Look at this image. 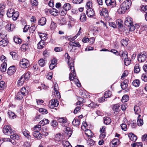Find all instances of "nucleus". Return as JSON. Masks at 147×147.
<instances>
[{
    "label": "nucleus",
    "instance_id": "obj_1",
    "mask_svg": "<svg viewBox=\"0 0 147 147\" xmlns=\"http://www.w3.org/2000/svg\"><path fill=\"white\" fill-rule=\"evenodd\" d=\"M131 4V2L130 0L124 1L120 5V8L118 9V13L120 14L124 13L126 10L130 7Z\"/></svg>",
    "mask_w": 147,
    "mask_h": 147
},
{
    "label": "nucleus",
    "instance_id": "obj_2",
    "mask_svg": "<svg viewBox=\"0 0 147 147\" xmlns=\"http://www.w3.org/2000/svg\"><path fill=\"white\" fill-rule=\"evenodd\" d=\"M147 54L145 52L140 53L138 56V59L139 62H143L146 59Z\"/></svg>",
    "mask_w": 147,
    "mask_h": 147
},
{
    "label": "nucleus",
    "instance_id": "obj_3",
    "mask_svg": "<svg viewBox=\"0 0 147 147\" xmlns=\"http://www.w3.org/2000/svg\"><path fill=\"white\" fill-rule=\"evenodd\" d=\"M65 56L66 58L68 59V64L69 65V67L71 71L73 73L74 72V61L72 60L71 61H69L70 59V57L69 56V54L67 53H66L65 54Z\"/></svg>",
    "mask_w": 147,
    "mask_h": 147
},
{
    "label": "nucleus",
    "instance_id": "obj_4",
    "mask_svg": "<svg viewBox=\"0 0 147 147\" xmlns=\"http://www.w3.org/2000/svg\"><path fill=\"white\" fill-rule=\"evenodd\" d=\"M3 132L5 134L9 135L11 134V132H12L13 130L12 129L11 127L9 125H5L3 128Z\"/></svg>",
    "mask_w": 147,
    "mask_h": 147
},
{
    "label": "nucleus",
    "instance_id": "obj_5",
    "mask_svg": "<svg viewBox=\"0 0 147 147\" xmlns=\"http://www.w3.org/2000/svg\"><path fill=\"white\" fill-rule=\"evenodd\" d=\"M20 67L23 68H25L29 67V63L28 61L25 59H22L20 62Z\"/></svg>",
    "mask_w": 147,
    "mask_h": 147
},
{
    "label": "nucleus",
    "instance_id": "obj_6",
    "mask_svg": "<svg viewBox=\"0 0 147 147\" xmlns=\"http://www.w3.org/2000/svg\"><path fill=\"white\" fill-rule=\"evenodd\" d=\"M59 102L57 99H55L51 100L49 105L50 108L53 109L55 107H57L59 105Z\"/></svg>",
    "mask_w": 147,
    "mask_h": 147
},
{
    "label": "nucleus",
    "instance_id": "obj_7",
    "mask_svg": "<svg viewBox=\"0 0 147 147\" xmlns=\"http://www.w3.org/2000/svg\"><path fill=\"white\" fill-rule=\"evenodd\" d=\"M99 13L100 15L101 16H103L107 20H108L109 17L108 11L107 9L106 8H104L102 9V11H100Z\"/></svg>",
    "mask_w": 147,
    "mask_h": 147
},
{
    "label": "nucleus",
    "instance_id": "obj_8",
    "mask_svg": "<svg viewBox=\"0 0 147 147\" xmlns=\"http://www.w3.org/2000/svg\"><path fill=\"white\" fill-rule=\"evenodd\" d=\"M105 3L107 6L111 7H115L116 5L115 0H105Z\"/></svg>",
    "mask_w": 147,
    "mask_h": 147
},
{
    "label": "nucleus",
    "instance_id": "obj_9",
    "mask_svg": "<svg viewBox=\"0 0 147 147\" xmlns=\"http://www.w3.org/2000/svg\"><path fill=\"white\" fill-rule=\"evenodd\" d=\"M63 131L65 133V136L67 138L70 137L72 134V131L71 130V129L69 127L65 128L63 130Z\"/></svg>",
    "mask_w": 147,
    "mask_h": 147
},
{
    "label": "nucleus",
    "instance_id": "obj_10",
    "mask_svg": "<svg viewBox=\"0 0 147 147\" xmlns=\"http://www.w3.org/2000/svg\"><path fill=\"white\" fill-rule=\"evenodd\" d=\"M106 127L103 126L100 129V131L101 134L100 135V138L101 140H103L106 136Z\"/></svg>",
    "mask_w": 147,
    "mask_h": 147
},
{
    "label": "nucleus",
    "instance_id": "obj_11",
    "mask_svg": "<svg viewBox=\"0 0 147 147\" xmlns=\"http://www.w3.org/2000/svg\"><path fill=\"white\" fill-rule=\"evenodd\" d=\"M133 19L129 17L126 18L125 21V24L127 26H129L133 24Z\"/></svg>",
    "mask_w": 147,
    "mask_h": 147
},
{
    "label": "nucleus",
    "instance_id": "obj_12",
    "mask_svg": "<svg viewBox=\"0 0 147 147\" xmlns=\"http://www.w3.org/2000/svg\"><path fill=\"white\" fill-rule=\"evenodd\" d=\"M86 13L88 16L90 17H92L95 14L94 12L92 9H87Z\"/></svg>",
    "mask_w": 147,
    "mask_h": 147
},
{
    "label": "nucleus",
    "instance_id": "obj_13",
    "mask_svg": "<svg viewBox=\"0 0 147 147\" xmlns=\"http://www.w3.org/2000/svg\"><path fill=\"white\" fill-rule=\"evenodd\" d=\"M14 66H11L8 69L7 73L9 75H11L16 71Z\"/></svg>",
    "mask_w": 147,
    "mask_h": 147
},
{
    "label": "nucleus",
    "instance_id": "obj_14",
    "mask_svg": "<svg viewBox=\"0 0 147 147\" xmlns=\"http://www.w3.org/2000/svg\"><path fill=\"white\" fill-rule=\"evenodd\" d=\"M9 136H10V138L11 139L13 140L16 139L18 140L19 139V136L16 134L15 131L13 130V131L11 132V134Z\"/></svg>",
    "mask_w": 147,
    "mask_h": 147
},
{
    "label": "nucleus",
    "instance_id": "obj_15",
    "mask_svg": "<svg viewBox=\"0 0 147 147\" xmlns=\"http://www.w3.org/2000/svg\"><path fill=\"white\" fill-rule=\"evenodd\" d=\"M33 136L37 139H40L42 137V134L39 131H34L33 132Z\"/></svg>",
    "mask_w": 147,
    "mask_h": 147
},
{
    "label": "nucleus",
    "instance_id": "obj_16",
    "mask_svg": "<svg viewBox=\"0 0 147 147\" xmlns=\"http://www.w3.org/2000/svg\"><path fill=\"white\" fill-rule=\"evenodd\" d=\"M46 22V19L45 17L41 18L38 21V24L41 26L45 25Z\"/></svg>",
    "mask_w": 147,
    "mask_h": 147
},
{
    "label": "nucleus",
    "instance_id": "obj_17",
    "mask_svg": "<svg viewBox=\"0 0 147 147\" xmlns=\"http://www.w3.org/2000/svg\"><path fill=\"white\" fill-rule=\"evenodd\" d=\"M63 8L64 10L67 11L71 9V6L69 3H66L64 5Z\"/></svg>",
    "mask_w": 147,
    "mask_h": 147
},
{
    "label": "nucleus",
    "instance_id": "obj_18",
    "mask_svg": "<svg viewBox=\"0 0 147 147\" xmlns=\"http://www.w3.org/2000/svg\"><path fill=\"white\" fill-rule=\"evenodd\" d=\"M38 34L40 38H41V40H45L47 39V35L45 33H42L41 32H38Z\"/></svg>",
    "mask_w": 147,
    "mask_h": 147
},
{
    "label": "nucleus",
    "instance_id": "obj_19",
    "mask_svg": "<svg viewBox=\"0 0 147 147\" xmlns=\"http://www.w3.org/2000/svg\"><path fill=\"white\" fill-rule=\"evenodd\" d=\"M128 137L130 140L133 141L135 142L137 140V136L132 133H130L128 134Z\"/></svg>",
    "mask_w": 147,
    "mask_h": 147
},
{
    "label": "nucleus",
    "instance_id": "obj_20",
    "mask_svg": "<svg viewBox=\"0 0 147 147\" xmlns=\"http://www.w3.org/2000/svg\"><path fill=\"white\" fill-rule=\"evenodd\" d=\"M8 43V41L6 40V38L3 39L0 41V46L2 47L6 46Z\"/></svg>",
    "mask_w": 147,
    "mask_h": 147
},
{
    "label": "nucleus",
    "instance_id": "obj_21",
    "mask_svg": "<svg viewBox=\"0 0 147 147\" xmlns=\"http://www.w3.org/2000/svg\"><path fill=\"white\" fill-rule=\"evenodd\" d=\"M23 135L28 139H30L31 137L29 135V132L26 129H24L22 130Z\"/></svg>",
    "mask_w": 147,
    "mask_h": 147
},
{
    "label": "nucleus",
    "instance_id": "obj_22",
    "mask_svg": "<svg viewBox=\"0 0 147 147\" xmlns=\"http://www.w3.org/2000/svg\"><path fill=\"white\" fill-rule=\"evenodd\" d=\"M14 10L13 9H8L7 13V16L9 18L11 17L13 15V13L14 12Z\"/></svg>",
    "mask_w": 147,
    "mask_h": 147
},
{
    "label": "nucleus",
    "instance_id": "obj_23",
    "mask_svg": "<svg viewBox=\"0 0 147 147\" xmlns=\"http://www.w3.org/2000/svg\"><path fill=\"white\" fill-rule=\"evenodd\" d=\"M25 96L20 92H18L17 94L16 99L18 100H20L22 99L24 96Z\"/></svg>",
    "mask_w": 147,
    "mask_h": 147
},
{
    "label": "nucleus",
    "instance_id": "obj_24",
    "mask_svg": "<svg viewBox=\"0 0 147 147\" xmlns=\"http://www.w3.org/2000/svg\"><path fill=\"white\" fill-rule=\"evenodd\" d=\"M134 110L136 114H139L141 113V110L140 107L137 105L135 106Z\"/></svg>",
    "mask_w": 147,
    "mask_h": 147
},
{
    "label": "nucleus",
    "instance_id": "obj_25",
    "mask_svg": "<svg viewBox=\"0 0 147 147\" xmlns=\"http://www.w3.org/2000/svg\"><path fill=\"white\" fill-rule=\"evenodd\" d=\"M45 42L43 40H41L38 44V49H41L44 47Z\"/></svg>",
    "mask_w": 147,
    "mask_h": 147
},
{
    "label": "nucleus",
    "instance_id": "obj_26",
    "mask_svg": "<svg viewBox=\"0 0 147 147\" xmlns=\"http://www.w3.org/2000/svg\"><path fill=\"white\" fill-rule=\"evenodd\" d=\"M13 40L14 42L18 44H20L21 43L22 41L21 39L18 36H15L13 38Z\"/></svg>",
    "mask_w": 147,
    "mask_h": 147
},
{
    "label": "nucleus",
    "instance_id": "obj_27",
    "mask_svg": "<svg viewBox=\"0 0 147 147\" xmlns=\"http://www.w3.org/2000/svg\"><path fill=\"white\" fill-rule=\"evenodd\" d=\"M140 71V67L138 64H136L134 67V72L135 73H138Z\"/></svg>",
    "mask_w": 147,
    "mask_h": 147
},
{
    "label": "nucleus",
    "instance_id": "obj_28",
    "mask_svg": "<svg viewBox=\"0 0 147 147\" xmlns=\"http://www.w3.org/2000/svg\"><path fill=\"white\" fill-rule=\"evenodd\" d=\"M72 123L75 126H77L80 124V120H79L77 119H74L73 120Z\"/></svg>",
    "mask_w": 147,
    "mask_h": 147
},
{
    "label": "nucleus",
    "instance_id": "obj_29",
    "mask_svg": "<svg viewBox=\"0 0 147 147\" xmlns=\"http://www.w3.org/2000/svg\"><path fill=\"white\" fill-rule=\"evenodd\" d=\"M7 114L9 118L12 119L16 118V116L15 113L10 110L8 111Z\"/></svg>",
    "mask_w": 147,
    "mask_h": 147
},
{
    "label": "nucleus",
    "instance_id": "obj_30",
    "mask_svg": "<svg viewBox=\"0 0 147 147\" xmlns=\"http://www.w3.org/2000/svg\"><path fill=\"white\" fill-rule=\"evenodd\" d=\"M120 107V105L119 104H116L114 105L113 108V110L115 112L117 113L119 112V108Z\"/></svg>",
    "mask_w": 147,
    "mask_h": 147
},
{
    "label": "nucleus",
    "instance_id": "obj_31",
    "mask_svg": "<svg viewBox=\"0 0 147 147\" xmlns=\"http://www.w3.org/2000/svg\"><path fill=\"white\" fill-rule=\"evenodd\" d=\"M46 60L43 59H41L39 60L38 63L39 65L41 67L44 66L46 63Z\"/></svg>",
    "mask_w": 147,
    "mask_h": 147
},
{
    "label": "nucleus",
    "instance_id": "obj_32",
    "mask_svg": "<svg viewBox=\"0 0 147 147\" xmlns=\"http://www.w3.org/2000/svg\"><path fill=\"white\" fill-rule=\"evenodd\" d=\"M104 123L107 125L111 122V119L109 117H105L104 118Z\"/></svg>",
    "mask_w": 147,
    "mask_h": 147
},
{
    "label": "nucleus",
    "instance_id": "obj_33",
    "mask_svg": "<svg viewBox=\"0 0 147 147\" xmlns=\"http://www.w3.org/2000/svg\"><path fill=\"white\" fill-rule=\"evenodd\" d=\"M19 16V12L18 11L14 12L13 13V15L12 17L13 20H16L18 18Z\"/></svg>",
    "mask_w": 147,
    "mask_h": 147
},
{
    "label": "nucleus",
    "instance_id": "obj_34",
    "mask_svg": "<svg viewBox=\"0 0 147 147\" xmlns=\"http://www.w3.org/2000/svg\"><path fill=\"white\" fill-rule=\"evenodd\" d=\"M6 63H3L2 64L1 67V71L2 72H4L6 69Z\"/></svg>",
    "mask_w": 147,
    "mask_h": 147
},
{
    "label": "nucleus",
    "instance_id": "obj_35",
    "mask_svg": "<svg viewBox=\"0 0 147 147\" xmlns=\"http://www.w3.org/2000/svg\"><path fill=\"white\" fill-rule=\"evenodd\" d=\"M25 79L24 78V76H22L20 80L18 81V86H22L24 82Z\"/></svg>",
    "mask_w": 147,
    "mask_h": 147
},
{
    "label": "nucleus",
    "instance_id": "obj_36",
    "mask_svg": "<svg viewBox=\"0 0 147 147\" xmlns=\"http://www.w3.org/2000/svg\"><path fill=\"white\" fill-rule=\"evenodd\" d=\"M85 134L88 137L91 138L93 136L92 133L90 130L87 129L85 131Z\"/></svg>",
    "mask_w": 147,
    "mask_h": 147
},
{
    "label": "nucleus",
    "instance_id": "obj_37",
    "mask_svg": "<svg viewBox=\"0 0 147 147\" xmlns=\"http://www.w3.org/2000/svg\"><path fill=\"white\" fill-rule=\"evenodd\" d=\"M69 45L72 47H80L81 45H80L79 43L78 42L76 43L74 42H69Z\"/></svg>",
    "mask_w": 147,
    "mask_h": 147
},
{
    "label": "nucleus",
    "instance_id": "obj_38",
    "mask_svg": "<svg viewBox=\"0 0 147 147\" xmlns=\"http://www.w3.org/2000/svg\"><path fill=\"white\" fill-rule=\"evenodd\" d=\"M58 121L61 123H66L67 121V119L66 118L61 117L59 118L58 119Z\"/></svg>",
    "mask_w": 147,
    "mask_h": 147
},
{
    "label": "nucleus",
    "instance_id": "obj_39",
    "mask_svg": "<svg viewBox=\"0 0 147 147\" xmlns=\"http://www.w3.org/2000/svg\"><path fill=\"white\" fill-rule=\"evenodd\" d=\"M10 54L12 56L13 59L16 60L17 59L18 55L15 52H10Z\"/></svg>",
    "mask_w": 147,
    "mask_h": 147
},
{
    "label": "nucleus",
    "instance_id": "obj_40",
    "mask_svg": "<svg viewBox=\"0 0 147 147\" xmlns=\"http://www.w3.org/2000/svg\"><path fill=\"white\" fill-rule=\"evenodd\" d=\"M62 144L64 147H72L70 143L67 141H63L62 142Z\"/></svg>",
    "mask_w": 147,
    "mask_h": 147
},
{
    "label": "nucleus",
    "instance_id": "obj_41",
    "mask_svg": "<svg viewBox=\"0 0 147 147\" xmlns=\"http://www.w3.org/2000/svg\"><path fill=\"white\" fill-rule=\"evenodd\" d=\"M80 19L82 22H84L86 20V17L85 13H82L81 14Z\"/></svg>",
    "mask_w": 147,
    "mask_h": 147
},
{
    "label": "nucleus",
    "instance_id": "obj_42",
    "mask_svg": "<svg viewBox=\"0 0 147 147\" xmlns=\"http://www.w3.org/2000/svg\"><path fill=\"white\" fill-rule=\"evenodd\" d=\"M140 84V81L138 80H135L132 82L133 85L136 87L138 86Z\"/></svg>",
    "mask_w": 147,
    "mask_h": 147
},
{
    "label": "nucleus",
    "instance_id": "obj_43",
    "mask_svg": "<svg viewBox=\"0 0 147 147\" xmlns=\"http://www.w3.org/2000/svg\"><path fill=\"white\" fill-rule=\"evenodd\" d=\"M41 129V126L40 125H36L34 126L32 130L33 132L36 131H39Z\"/></svg>",
    "mask_w": 147,
    "mask_h": 147
},
{
    "label": "nucleus",
    "instance_id": "obj_44",
    "mask_svg": "<svg viewBox=\"0 0 147 147\" xmlns=\"http://www.w3.org/2000/svg\"><path fill=\"white\" fill-rule=\"evenodd\" d=\"M116 23L117 25H118L119 27H121L122 26L123 22L121 21V19H118L117 20H116Z\"/></svg>",
    "mask_w": 147,
    "mask_h": 147
},
{
    "label": "nucleus",
    "instance_id": "obj_45",
    "mask_svg": "<svg viewBox=\"0 0 147 147\" xmlns=\"http://www.w3.org/2000/svg\"><path fill=\"white\" fill-rule=\"evenodd\" d=\"M5 87V82L3 81H0V90L4 89Z\"/></svg>",
    "mask_w": 147,
    "mask_h": 147
},
{
    "label": "nucleus",
    "instance_id": "obj_46",
    "mask_svg": "<svg viewBox=\"0 0 147 147\" xmlns=\"http://www.w3.org/2000/svg\"><path fill=\"white\" fill-rule=\"evenodd\" d=\"M112 144L114 146L118 145L119 143V140L118 139H114L111 142Z\"/></svg>",
    "mask_w": 147,
    "mask_h": 147
},
{
    "label": "nucleus",
    "instance_id": "obj_47",
    "mask_svg": "<svg viewBox=\"0 0 147 147\" xmlns=\"http://www.w3.org/2000/svg\"><path fill=\"white\" fill-rule=\"evenodd\" d=\"M31 73L30 72H28L25 74L24 76V78L25 80L27 79L28 80L30 76Z\"/></svg>",
    "mask_w": 147,
    "mask_h": 147
},
{
    "label": "nucleus",
    "instance_id": "obj_48",
    "mask_svg": "<svg viewBox=\"0 0 147 147\" xmlns=\"http://www.w3.org/2000/svg\"><path fill=\"white\" fill-rule=\"evenodd\" d=\"M104 95H105V98H107L108 97H110L112 95L111 92L110 91H106L105 92Z\"/></svg>",
    "mask_w": 147,
    "mask_h": 147
},
{
    "label": "nucleus",
    "instance_id": "obj_49",
    "mask_svg": "<svg viewBox=\"0 0 147 147\" xmlns=\"http://www.w3.org/2000/svg\"><path fill=\"white\" fill-rule=\"evenodd\" d=\"M92 6V3L91 1H89L88 2L86 5V7L87 9H91V7Z\"/></svg>",
    "mask_w": 147,
    "mask_h": 147
},
{
    "label": "nucleus",
    "instance_id": "obj_50",
    "mask_svg": "<svg viewBox=\"0 0 147 147\" xmlns=\"http://www.w3.org/2000/svg\"><path fill=\"white\" fill-rule=\"evenodd\" d=\"M129 100V96L127 95H124L123 96L122 101L124 102H125Z\"/></svg>",
    "mask_w": 147,
    "mask_h": 147
},
{
    "label": "nucleus",
    "instance_id": "obj_51",
    "mask_svg": "<svg viewBox=\"0 0 147 147\" xmlns=\"http://www.w3.org/2000/svg\"><path fill=\"white\" fill-rule=\"evenodd\" d=\"M31 4L33 6H36L38 4V2L37 0H30Z\"/></svg>",
    "mask_w": 147,
    "mask_h": 147
},
{
    "label": "nucleus",
    "instance_id": "obj_52",
    "mask_svg": "<svg viewBox=\"0 0 147 147\" xmlns=\"http://www.w3.org/2000/svg\"><path fill=\"white\" fill-rule=\"evenodd\" d=\"M127 86V84L125 81L122 82L121 84V87L122 89L124 90L125 89Z\"/></svg>",
    "mask_w": 147,
    "mask_h": 147
},
{
    "label": "nucleus",
    "instance_id": "obj_53",
    "mask_svg": "<svg viewBox=\"0 0 147 147\" xmlns=\"http://www.w3.org/2000/svg\"><path fill=\"white\" fill-rule=\"evenodd\" d=\"M137 124L139 126H141L143 124V121L141 119H138L137 121Z\"/></svg>",
    "mask_w": 147,
    "mask_h": 147
},
{
    "label": "nucleus",
    "instance_id": "obj_54",
    "mask_svg": "<svg viewBox=\"0 0 147 147\" xmlns=\"http://www.w3.org/2000/svg\"><path fill=\"white\" fill-rule=\"evenodd\" d=\"M87 143L88 145L90 146H93L95 144V142L92 139H90L88 140Z\"/></svg>",
    "mask_w": 147,
    "mask_h": 147
},
{
    "label": "nucleus",
    "instance_id": "obj_55",
    "mask_svg": "<svg viewBox=\"0 0 147 147\" xmlns=\"http://www.w3.org/2000/svg\"><path fill=\"white\" fill-rule=\"evenodd\" d=\"M71 73L69 74V79L70 80H73L74 79L75 75L74 74L72 75V73H74L75 72V70L74 71V72H73V73L71 71Z\"/></svg>",
    "mask_w": 147,
    "mask_h": 147
},
{
    "label": "nucleus",
    "instance_id": "obj_56",
    "mask_svg": "<svg viewBox=\"0 0 147 147\" xmlns=\"http://www.w3.org/2000/svg\"><path fill=\"white\" fill-rule=\"evenodd\" d=\"M51 125L53 127H56L58 124V123L56 120H53L51 123Z\"/></svg>",
    "mask_w": 147,
    "mask_h": 147
},
{
    "label": "nucleus",
    "instance_id": "obj_57",
    "mask_svg": "<svg viewBox=\"0 0 147 147\" xmlns=\"http://www.w3.org/2000/svg\"><path fill=\"white\" fill-rule=\"evenodd\" d=\"M56 23L53 22H51L50 25V28L52 30H53L55 29L56 28Z\"/></svg>",
    "mask_w": 147,
    "mask_h": 147
},
{
    "label": "nucleus",
    "instance_id": "obj_58",
    "mask_svg": "<svg viewBox=\"0 0 147 147\" xmlns=\"http://www.w3.org/2000/svg\"><path fill=\"white\" fill-rule=\"evenodd\" d=\"M124 60L125 65L126 66L129 65L130 63V60L128 59V58L125 57Z\"/></svg>",
    "mask_w": 147,
    "mask_h": 147
},
{
    "label": "nucleus",
    "instance_id": "obj_59",
    "mask_svg": "<svg viewBox=\"0 0 147 147\" xmlns=\"http://www.w3.org/2000/svg\"><path fill=\"white\" fill-rule=\"evenodd\" d=\"M39 112L42 113V114H47L48 113L47 111L45 109L40 108L39 109Z\"/></svg>",
    "mask_w": 147,
    "mask_h": 147
},
{
    "label": "nucleus",
    "instance_id": "obj_60",
    "mask_svg": "<svg viewBox=\"0 0 147 147\" xmlns=\"http://www.w3.org/2000/svg\"><path fill=\"white\" fill-rule=\"evenodd\" d=\"M142 79L145 82L147 81V74H143L141 77Z\"/></svg>",
    "mask_w": 147,
    "mask_h": 147
},
{
    "label": "nucleus",
    "instance_id": "obj_61",
    "mask_svg": "<svg viewBox=\"0 0 147 147\" xmlns=\"http://www.w3.org/2000/svg\"><path fill=\"white\" fill-rule=\"evenodd\" d=\"M36 27L34 25L30 27L29 28V31L30 33H33L35 30Z\"/></svg>",
    "mask_w": 147,
    "mask_h": 147
},
{
    "label": "nucleus",
    "instance_id": "obj_62",
    "mask_svg": "<svg viewBox=\"0 0 147 147\" xmlns=\"http://www.w3.org/2000/svg\"><path fill=\"white\" fill-rule=\"evenodd\" d=\"M0 60L3 63H6V57L3 55H1L0 57Z\"/></svg>",
    "mask_w": 147,
    "mask_h": 147
},
{
    "label": "nucleus",
    "instance_id": "obj_63",
    "mask_svg": "<svg viewBox=\"0 0 147 147\" xmlns=\"http://www.w3.org/2000/svg\"><path fill=\"white\" fill-rule=\"evenodd\" d=\"M121 126L122 129L124 131L127 130V125L123 123L121 125Z\"/></svg>",
    "mask_w": 147,
    "mask_h": 147
},
{
    "label": "nucleus",
    "instance_id": "obj_64",
    "mask_svg": "<svg viewBox=\"0 0 147 147\" xmlns=\"http://www.w3.org/2000/svg\"><path fill=\"white\" fill-rule=\"evenodd\" d=\"M43 54L44 57H47L49 55V52L48 51L46 50L43 52Z\"/></svg>",
    "mask_w": 147,
    "mask_h": 147
}]
</instances>
